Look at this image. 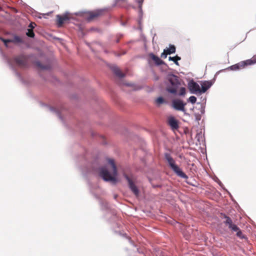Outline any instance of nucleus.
Wrapping results in <instances>:
<instances>
[{"label": "nucleus", "mask_w": 256, "mask_h": 256, "mask_svg": "<svg viewBox=\"0 0 256 256\" xmlns=\"http://www.w3.org/2000/svg\"><path fill=\"white\" fill-rule=\"evenodd\" d=\"M246 66H250L256 64V54L252 58L245 60Z\"/></svg>", "instance_id": "nucleus-15"}, {"label": "nucleus", "mask_w": 256, "mask_h": 256, "mask_svg": "<svg viewBox=\"0 0 256 256\" xmlns=\"http://www.w3.org/2000/svg\"><path fill=\"white\" fill-rule=\"evenodd\" d=\"M224 218L226 219L224 223L228 226V228L234 224L232 219L229 216L224 215Z\"/></svg>", "instance_id": "nucleus-16"}, {"label": "nucleus", "mask_w": 256, "mask_h": 256, "mask_svg": "<svg viewBox=\"0 0 256 256\" xmlns=\"http://www.w3.org/2000/svg\"><path fill=\"white\" fill-rule=\"evenodd\" d=\"M164 52H166V55L172 54L171 52L169 51V49L164 50Z\"/></svg>", "instance_id": "nucleus-30"}, {"label": "nucleus", "mask_w": 256, "mask_h": 256, "mask_svg": "<svg viewBox=\"0 0 256 256\" xmlns=\"http://www.w3.org/2000/svg\"><path fill=\"white\" fill-rule=\"evenodd\" d=\"M37 65H38V67H40L42 69L46 70V69H48L49 68V66H44L42 65L40 62H38Z\"/></svg>", "instance_id": "nucleus-26"}, {"label": "nucleus", "mask_w": 256, "mask_h": 256, "mask_svg": "<svg viewBox=\"0 0 256 256\" xmlns=\"http://www.w3.org/2000/svg\"><path fill=\"white\" fill-rule=\"evenodd\" d=\"M188 88L192 94H200V86L199 84L193 80L188 83Z\"/></svg>", "instance_id": "nucleus-7"}, {"label": "nucleus", "mask_w": 256, "mask_h": 256, "mask_svg": "<svg viewBox=\"0 0 256 256\" xmlns=\"http://www.w3.org/2000/svg\"><path fill=\"white\" fill-rule=\"evenodd\" d=\"M169 51L172 54H174L176 52V47L174 45H170Z\"/></svg>", "instance_id": "nucleus-24"}, {"label": "nucleus", "mask_w": 256, "mask_h": 256, "mask_svg": "<svg viewBox=\"0 0 256 256\" xmlns=\"http://www.w3.org/2000/svg\"><path fill=\"white\" fill-rule=\"evenodd\" d=\"M103 10H96L92 12H88L85 14L84 18L88 22H91L103 14Z\"/></svg>", "instance_id": "nucleus-5"}, {"label": "nucleus", "mask_w": 256, "mask_h": 256, "mask_svg": "<svg viewBox=\"0 0 256 256\" xmlns=\"http://www.w3.org/2000/svg\"><path fill=\"white\" fill-rule=\"evenodd\" d=\"M188 100L192 104H194L196 101V98L194 96H190Z\"/></svg>", "instance_id": "nucleus-23"}, {"label": "nucleus", "mask_w": 256, "mask_h": 256, "mask_svg": "<svg viewBox=\"0 0 256 256\" xmlns=\"http://www.w3.org/2000/svg\"><path fill=\"white\" fill-rule=\"evenodd\" d=\"M156 102L158 105H160V104H162L164 102H165V100H164V98H163L160 96V97L158 98L156 100Z\"/></svg>", "instance_id": "nucleus-18"}, {"label": "nucleus", "mask_w": 256, "mask_h": 256, "mask_svg": "<svg viewBox=\"0 0 256 256\" xmlns=\"http://www.w3.org/2000/svg\"><path fill=\"white\" fill-rule=\"evenodd\" d=\"M124 176L128 182L130 190L136 197H138L139 196V190L134 184L136 179L132 176H129L125 173L124 174Z\"/></svg>", "instance_id": "nucleus-4"}, {"label": "nucleus", "mask_w": 256, "mask_h": 256, "mask_svg": "<svg viewBox=\"0 0 256 256\" xmlns=\"http://www.w3.org/2000/svg\"><path fill=\"white\" fill-rule=\"evenodd\" d=\"M166 56H167L166 55V52H164L161 54V57L162 58H166Z\"/></svg>", "instance_id": "nucleus-31"}, {"label": "nucleus", "mask_w": 256, "mask_h": 256, "mask_svg": "<svg viewBox=\"0 0 256 256\" xmlns=\"http://www.w3.org/2000/svg\"><path fill=\"white\" fill-rule=\"evenodd\" d=\"M149 56L154 62L156 65L160 66L164 64V61H162L158 56H155L153 54H150Z\"/></svg>", "instance_id": "nucleus-14"}, {"label": "nucleus", "mask_w": 256, "mask_h": 256, "mask_svg": "<svg viewBox=\"0 0 256 256\" xmlns=\"http://www.w3.org/2000/svg\"><path fill=\"white\" fill-rule=\"evenodd\" d=\"M164 158L170 168L178 176L185 179H187L188 178V176L184 174L176 164L175 160L170 154L166 153L164 154Z\"/></svg>", "instance_id": "nucleus-3"}, {"label": "nucleus", "mask_w": 256, "mask_h": 256, "mask_svg": "<svg viewBox=\"0 0 256 256\" xmlns=\"http://www.w3.org/2000/svg\"><path fill=\"white\" fill-rule=\"evenodd\" d=\"M57 20H58V27H60L62 26L64 22L68 20L69 18L68 16L64 15L63 16H61L60 15H57Z\"/></svg>", "instance_id": "nucleus-11"}, {"label": "nucleus", "mask_w": 256, "mask_h": 256, "mask_svg": "<svg viewBox=\"0 0 256 256\" xmlns=\"http://www.w3.org/2000/svg\"><path fill=\"white\" fill-rule=\"evenodd\" d=\"M108 162L111 166V172L106 168L102 167L100 169V175L105 181H110L115 184L117 182V168L114 160L108 159Z\"/></svg>", "instance_id": "nucleus-1"}, {"label": "nucleus", "mask_w": 256, "mask_h": 256, "mask_svg": "<svg viewBox=\"0 0 256 256\" xmlns=\"http://www.w3.org/2000/svg\"><path fill=\"white\" fill-rule=\"evenodd\" d=\"M247 66L245 62V60L240 62L232 65L229 67V69L232 70H236L240 69H242L245 67Z\"/></svg>", "instance_id": "nucleus-8"}, {"label": "nucleus", "mask_w": 256, "mask_h": 256, "mask_svg": "<svg viewBox=\"0 0 256 256\" xmlns=\"http://www.w3.org/2000/svg\"><path fill=\"white\" fill-rule=\"evenodd\" d=\"M143 1H144V0H137V2L139 4V6H138L139 8H140V9L142 8V6Z\"/></svg>", "instance_id": "nucleus-28"}, {"label": "nucleus", "mask_w": 256, "mask_h": 256, "mask_svg": "<svg viewBox=\"0 0 256 256\" xmlns=\"http://www.w3.org/2000/svg\"><path fill=\"white\" fill-rule=\"evenodd\" d=\"M26 35L29 37L34 38V34L33 32V30H32V28H28V32H26Z\"/></svg>", "instance_id": "nucleus-19"}, {"label": "nucleus", "mask_w": 256, "mask_h": 256, "mask_svg": "<svg viewBox=\"0 0 256 256\" xmlns=\"http://www.w3.org/2000/svg\"><path fill=\"white\" fill-rule=\"evenodd\" d=\"M36 26V24L34 22H31L29 24L28 27L30 28H32V30H33V28H34Z\"/></svg>", "instance_id": "nucleus-29"}, {"label": "nucleus", "mask_w": 256, "mask_h": 256, "mask_svg": "<svg viewBox=\"0 0 256 256\" xmlns=\"http://www.w3.org/2000/svg\"><path fill=\"white\" fill-rule=\"evenodd\" d=\"M178 94L180 96H184L186 94V88L184 87L180 88Z\"/></svg>", "instance_id": "nucleus-20"}, {"label": "nucleus", "mask_w": 256, "mask_h": 256, "mask_svg": "<svg viewBox=\"0 0 256 256\" xmlns=\"http://www.w3.org/2000/svg\"><path fill=\"white\" fill-rule=\"evenodd\" d=\"M166 91L172 94H176L181 85L180 80L178 76L173 74H168L166 79Z\"/></svg>", "instance_id": "nucleus-2"}, {"label": "nucleus", "mask_w": 256, "mask_h": 256, "mask_svg": "<svg viewBox=\"0 0 256 256\" xmlns=\"http://www.w3.org/2000/svg\"><path fill=\"white\" fill-rule=\"evenodd\" d=\"M168 124L174 130H177L179 127L178 120L173 116L168 118Z\"/></svg>", "instance_id": "nucleus-9"}, {"label": "nucleus", "mask_w": 256, "mask_h": 256, "mask_svg": "<svg viewBox=\"0 0 256 256\" xmlns=\"http://www.w3.org/2000/svg\"><path fill=\"white\" fill-rule=\"evenodd\" d=\"M229 228L236 232H238L240 230L239 228L234 224H233L232 226H230Z\"/></svg>", "instance_id": "nucleus-21"}, {"label": "nucleus", "mask_w": 256, "mask_h": 256, "mask_svg": "<svg viewBox=\"0 0 256 256\" xmlns=\"http://www.w3.org/2000/svg\"><path fill=\"white\" fill-rule=\"evenodd\" d=\"M22 42V39L18 36H14V40H12V42Z\"/></svg>", "instance_id": "nucleus-22"}, {"label": "nucleus", "mask_w": 256, "mask_h": 256, "mask_svg": "<svg viewBox=\"0 0 256 256\" xmlns=\"http://www.w3.org/2000/svg\"><path fill=\"white\" fill-rule=\"evenodd\" d=\"M202 88H200V94L204 93L212 86L210 82L204 81L202 84Z\"/></svg>", "instance_id": "nucleus-12"}, {"label": "nucleus", "mask_w": 256, "mask_h": 256, "mask_svg": "<svg viewBox=\"0 0 256 256\" xmlns=\"http://www.w3.org/2000/svg\"><path fill=\"white\" fill-rule=\"evenodd\" d=\"M111 69L114 73L119 78H123L124 76V74H123L120 69L116 66H111Z\"/></svg>", "instance_id": "nucleus-13"}, {"label": "nucleus", "mask_w": 256, "mask_h": 256, "mask_svg": "<svg viewBox=\"0 0 256 256\" xmlns=\"http://www.w3.org/2000/svg\"><path fill=\"white\" fill-rule=\"evenodd\" d=\"M180 59H181L180 57L178 56H176L174 57L170 56L168 58V60H170L173 61L174 62V64H176L177 66H179V64L178 61L180 60Z\"/></svg>", "instance_id": "nucleus-17"}, {"label": "nucleus", "mask_w": 256, "mask_h": 256, "mask_svg": "<svg viewBox=\"0 0 256 256\" xmlns=\"http://www.w3.org/2000/svg\"><path fill=\"white\" fill-rule=\"evenodd\" d=\"M236 236L240 238H244V236L240 229L238 232H236Z\"/></svg>", "instance_id": "nucleus-25"}, {"label": "nucleus", "mask_w": 256, "mask_h": 256, "mask_svg": "<svg viewBox=\"0 0 256 256\" xmlns=\"http://www.w3.org/2000/svg\"><path fill=\"white\" fill-rule=\"evenodd\" d=\"M14 61L16 64L20 66H23L26 64V60L24 56H20L14 58Z\"/></svg>", "instance_id": "nucleus-10"}, {"label": "nucleus", "mask_w": 256, "mask_h": 256, "mask_svg": "<svg viewBox=\"0 0 256 256\" xmlns=\"http://www.w3.org/2000/svg\"><path fill=\"white\" fill-rule=\"evenodd\" d=\"M0 40H1L4 43V44L6 46L7 45L8 43L12 42V40H6V39L2 38H0Z\"/></svg>", "instance_id": "nucleus-27"}, {"label": "nucleus", "mask_w": 256, "mask_h": 256, "mask_svg": "<svg viewBox=\"0 0 256 256\" xmlns=\"http://www.w3.org/2000/svg\"><path fill=\"white\" fill-rule=\"evenodd\" d=\"M186 103L179 98L174 99L172 101V107L176 110L185 112V106Z\"/></svg>", "instance_id": "nucleus-6"}]
</instances>
